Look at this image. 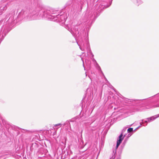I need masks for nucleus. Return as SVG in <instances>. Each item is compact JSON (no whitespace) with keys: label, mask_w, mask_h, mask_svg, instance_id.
I'll list each match as a JSON object with an SVG mask.
<instances>
[{"label":"nucleus","mask_w":159,"mask_h":159,"mask_svg":"<svg viewBox=\"0 0 159 159\" xmlns=\"http://www.w3.org/2000/svg\"><path fill=\"white\" fill-rule=\"evenodd\" d=\"M40 1L37 2V7L34 9L24 8L19 13L18 16L22 18H26L31 20L38 19H44L56 21L61 25L65 24L67 15L64 12L60 13L57 11H54L50 8H46L40 4Z\"/></svg>","instance_id":"obj_1"},{"label":"nucleus","mask_w":159,"mask_h":159,"mask_svg":"<svg viewBox=\"0 0 159 159\" xmlns=\"http://www.w3.org/2000/svg\"><path fill=\"white\" fill-rule=\"evenodd\" d=\"M84 23H78L75 26H72L71 28L68 26L66 25L65 27L69 31L75 38L80 49L83 51L90 53L92 57L93 56L91 52L89 42L88 36H86V32L84 28Z\"/></svg>","instance_id":"obj_2"},{"label":"nucleus","mask_w":159,"mask_h":159,"mask_svg":"<svg viewBox=\"0 0 159 159\" xmlns=\"http://www.w3.org/2000/svg\"><path fill=\"white\" fill-rule=\"evenodd\" d=\"M111 1L110 2L107 0H101V2H98L96 5V11L92 9L89 6L88 3H87V10L85 13L84 17L86 20L85 25H86L85 27L86 32H87V36L88 38V32L89 30L91 25L92 23L94 21L96 18L98 16L99 14V13L101 12L104 8H107L109 7L111 5Z\"/></svg>","instance_id":"obj_3"},{"label":"nucleus","mask_w":159,"mask_h":159,"mask_svg":"<svg viewBox=\"0 0 159 159\" xmlns=\"http://www.w3.org/2000/svg\"><path fill=\"white\" fill-rule=\"evenodd\" d=\"M123 101L126 102L128 103V102H132L133 104L136 106H139L140 107L145 106L148 105L150 101L148 98L142 100H131L130 99L126 98L123 97Z\"/></svg>","instance_id":"obj_4"},{"label":"nucleus","mask_w":159,"mask_h":159,"mask_svg":"<svg viewBox=\"0 0 159 159\" xmlns=\"http://www.w3.org/2000/svg\"><path fill=\"white\" fill-rule=\"evenodd\" d=\"M125 136V135L124 136H123L122 134H120L118 138L117 141V143L116 146V149L117 150L120 144L122 142L123 140V139L124 137Z\"/></svg>","instance_id":"obj_5"},{"label":"nucleus","mask_w":159,"mask_h":159,"mask_svg":"<svg viewBox=\"0 0 159 159\" xmlns=\"http://www.w3.org/2000/svg\"><path fill=\"white\" fill-rule=\"evenodd\" d=\"M39 147V145L35 143H32V145L30 147V150L31 151H32L34 150H37Z\"/></svg>","instance_id":"obj_6"},{"label":"nucleus","mask_w":159,"mask_h":159,"mask_svg":"<svg viewBox=\"0 0 159 159\" xmlns=\"http://www.w3.org/2000/svg\"><path fill=\"white\" fill-rule=\"evenodd\" d=\"M159 117V114L154 116H152L148 118H147L146 119V120H148V122H150L154 120H155V119H156L157 118H158Z\"/></svg>","instance_id":"obj_7"},{"label":"nucleus","mask_w":159,"mask_h":159,"mask_svg":"<svg viewBox=\"0 0 159 159\" xmlns=\"http://www.w3.org/2000/svg\"><path fill=\"white\" fill-rule=\"evenodd\" d=\"M6 5H0V15H1L3 11L6 9Z\"/></svg>","instance_id":"obj_8"},{"label":"nucleus","mask_w":159,"mask_h":159,"mask_svg":"<svg viewBox=\"0 0 159 159\" xmlns=\"http://www.w3.org/2000/svg\"><path fill=\"white\" fill-rule=\"evenodd\" d=\"M9 16H10L8 19V21L9 22H11V23L13 22V20L14 19L13 14H11L9 15Z\"/></svg>","instance_id":"obj_9"},{"label":"nucleus","mask_w":159,"mask_h":159,"mask_svg":"<svg viewBox=\"0 0 159 159\" xmlns=\"http://www.w3.org/2000/svg\"><path fill=\"white\" fill-rule=\"evenodd\" d=\"M137 3V5L139 6V5L142 4L143 2L141 0H136Z\"/></svg>","instance_id":"obj_10"},{"label":"nucleus","mask_w":159,"mask_h":159,"mask_svg":"<svg viewBox=\"0 0 159 159\" xmlns=\"http://www.w3.org/2000/svg\"><path fill=\"white\" fill-rule=\"evenodd\" d=\"M133 128H129L127 129V132L128 133H130L132 132H133Z\"/></svg>","instance_id":"obj_11"},{"label":"nucleus","mask_w":159,"mask_h":159,"mask_svg":"<svg viewBox=\"0 0 159 159\" xmlns=\"http://www.w3.org/2000/svg\"><path fill=\"white\" fill-rule=\"evenodd\" d=\"M84 0H82L80 1V4H81V6H80L81 10V9H82L83 6L84 4Z\"/></svg>","instance_id":"obj_12"},{"label":"nucleus","mask_w":159,"mask_h":159,"mask_svg":"<svg viewBox=\"0 0 159 159\" xmlns=\"http://www.w3.org/2000/svg\"><path fill=\"white\" fill-rule=\"evenodd\" d=\"M142 121V122H141V123L143 124H144V123H146V124L145 125H147V123L148 122V120H145L144 121L143 120H141Z\"/></svg>","instance_id":"obj_13"},{"label":"nucleus","mask_w":159,"mask_h":159,"mask_svg":"<svg viewBox=\"0 0 159 159\" xmlns=\"http://www.w3.org/2000/svg\"><path fill=\"white\" fill-rule=\"evenodd\" d=\"M97 68L98 70L99 71H100L102 74H103V72H102V70L101 69V68H100V66H98V67Z\"/></svg>","instance_id":"obj_14"},{"label":"nucleus","mask_w":159,"mask_h":159,"mask_svg":"<svg viewBox=\"0 0 159 159\" xmlns=\"http://www.w3.org/2000/svg\"><path fill=\"white\" fill-rule=\"evenodd\" d=\"M126 128H124L122 130L121 132V133L120 134H122V136H123V133L126 131Z\"/></svg>","instance_id":"obj_15"},{"label":"nucleus","mask_w":159,"mask_h":159,"mask_svg":"<svg viewBox=\"0 0 159 159\" xmlns=\"http://www.w3.org/2000/svg\"><path fill=\"white\" fill-rule=\"evenodd\" d=\"M70 123L68 121H66L64 124V125H67V126L69 125H70Z\"/></svg>","instance_id":"obj_16"},{"label":"nucleus","mask_w":159,"mask_h":159,"mask_svg":"<svg viewBox=\"0 0 159 159\" xmlns=\"http://www.w3.org/2000/svg\"><path fill=\"white\" fill-rule=\"evenodd\" d=\"M76 118H74L70 120V121L71 122H74L75 121Z\"/></svg>","instance_id":"obj_17"},{"label":"nucleus","mask_w":159,"mask_h":159,"mask_svg":"<svg viewBox=\"0 0 159 159\" xmlns=\"http://www.w3.org/2000/svg\"><path fill=\"white\" fill-rule=\"evenodd\" d=\"M61 125V123H59L58 124H56L55 125H54V126L55 127L58 126H60Z\"/></svg>","instance_id":"obj_18"},{"label":"nucleus","mask_w":159,"mask_h":159,"mask_svg":"<svg viewBox=\"0 0 159 159\" xmlns=\"http://www.w3.org/2000/svg\"><path fill=\"white\" fill-rule=\"evenodd\" d=\"M127 139H125V140L124 141L123 143V144H124V145H125V144L126 143V141H127Z\"/></svg>","instance_id":"obj_19"},{"label":"nucleus","mask_w":159,"mask_h":159,"mask_svg":"<svg viewBox=\"0 0 159 159\" xmlns=\"http://www.w3.org/2000/svg\"><path fill=\"white\" fill-rule=\"evenodd\" d=\"M95 64H96V67L97 68L98 67V66H99L96 61H95Z\"/></svg>","instance_id":"obj_20"},{"label":"nucleus","mask_w":159,"mask_h":159,"mask_svg":"<svg viewBox=\"0 0 159 159\" xmlns=\"http://www.w3.org/2000/svg\"><path fill=\"white\" fill-rule=\"evenodd\" d=\"M115 157L112 156L110 159H114Z\"/></svg>","instance_id":"obj_21"},{"label":"nucleus","mask_w":159,"mask_h":159,"mask_svg":"<svg viewBox=\"0 0 159 159\" xmlns=\"http://www.w3.org/2000/svg\"><path fill=\"white\" fill-rule=\"evenodd\" d=\"M139 128V127H137L136 129H135L133 131H135L137 129H138Z\"/></svg>","instance_id":"obj_22"},{"label":"nucleus","mask_w":159,"mask_h":159,"mask_svg":"<svg viewBox=\"0 0 159 159\" xmlns=\"http://www.w3.org/2000/svg\"><path fill=\"white\" fill-rule=\"evenodd\" d=\"M71 2H72V1L71 0L70 1L69 3H67V4L68 5H70V3H71Z\"/></svg>","instance_id":"obj_23"},{"label":"nucleus","mask_w":159,"mask_h":159,"mask_svg":"<svg viewBox=\"0 0 159 159\" xmlns=\"http://www.w3.org/2000/svg\"><path fill=\"white\" fill-rule=\"evenodd\" d=\"M83 61V66L84 67V70H85V68L84 66V62Z\"/></svg>","instance_id":"obj_24"},{"label":"nucleus","mask_w":159,"mask_h":159,"mask_svg":"<svg viewBox=\"0 0 159 159\" xmlns=\"http://www.w3.org/2000/svg\"><path fill=\"white\" fill-rule=\"evenodd\" d=\"M140 126H138V127H139V128L140 127H141V125L142 124V123H141V122H140Z\"/></svg>","instance_id":"obj_25"},{"label":"nucleus","mask_w":159,"mask_h":159,"mask_svg":"<svg viewBox=\"0 0 159 159\" xmlns=\"http://www.w3.org/2000/svg\"><path fill=\"white\" fill-rule=\"evenodd\" d=\"M131 134H129L128 135V137H129L131 136Z\"/></svg>","instance_id":"obj_26"},{"label":"nucleus","mask_w":159,"mask_h":159,"mask_svg":"<svg viewBox=\"0 0 159 159\" xmlns=\"http://www.w3.org/2000/svg\"><path fill=\"white\" fill-rule=\"evenodd\" d=\"M75 11H74V10H73V11H72V13H73L74 12H75Z\"/></svg>","instance_id":"obj_27"},{"label":"nucleus","mask_w":159,"mask_h":159,"mask_svg":"<svg viewBox=\"0 0 159 159\" xmlns=\"http://www.w3.org/2000/svg\"><path fill=\"white\" fill-rule=\"evenodd\" d=\"M93 61L95 63V61H96L94 59H93Z\"/></svg>","instance_id":"obj_28"},{"label":"nucleus","mask_w":159,"mask_h":159,"mask_svg":"<svg viewBox=\"0 0 159 159\" xmlns=\"http://www.w3.org/2000/svg\"><path fill=\"white\" fill-rule=\"evenodd\" d=\"M87 60H86V61H85V62H86V63H87Z\"/></svg>","instance_id":"obj_29"},{"label":"nucleus","mask_w":159,"mask_h":159,"mask_svg":"<svg viewBox=\"0 0 159 159\" xmlns=\"http://www.w3.org/2000/svg\"><path fill=\"white\" fill-rule=\"evenodd\" d=\"M82 143H83V141H82Z\"/></svg>","instance_id":"obj_30"},{"label":"nucleus","mask_w":159,"mask_h":159,"mask_svg":"<svg viewBox=\"0 0 159 159\" xmlns=\"http://www.w3.org/2000/svg\"><path fill=\"white\" fill-rule=\"evenodd\" d=\"M34 2H36V0H34Z\"/></svg>","instance_id":"obj_31"}]
</instances>
